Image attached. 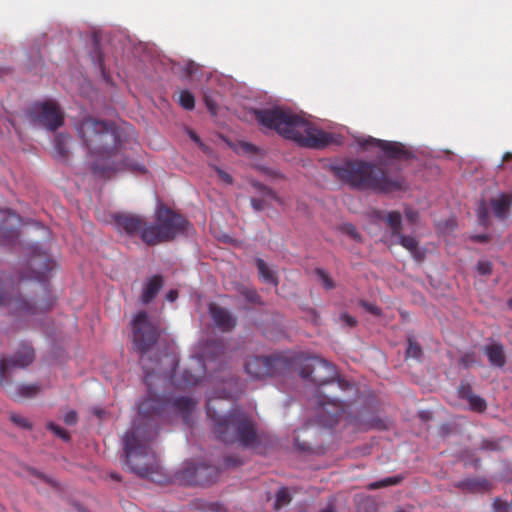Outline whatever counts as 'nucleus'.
Here are the masks:
<instances>
[{
  "label": "nucleus",
  "mask_w": 512,
  "mask_h": 512,
  "mask_svg": "<svg viewBox=\"0 0 512 512\" xmlns=\"http://www.w3.org/2000/svg\"><path fill=\"white\" fill-rule=\"evenodd\" d=\"M170 406L183 417L186 425H191V414L196 402L187 396L175 398L172 402L150 394L139 404L138 419L134 426L123 436L124 463L128 470L141 478L155 481L160 465L151 442L157 436L156 426L151 418L162 415Z\"/></svg>",
  "instance_id": "obj_1"
},
{
  "label": "nucleus",
  "mask_w": 512,
  "mask_h": 512,
  "mask_svg": "<svg viewBox=\"0 0 512 512\" xmlns=\"http://www.w3.org/2000/svg\"><path fill=\"white\" fill-rule=\"evenodd\" d=\"M75 130L82 145L94 159L93 173L100 177H110L120 169L122 162L121 132L114 122L85 117L75 123Z\"/></svg>",
  "instance_id": "obj_2"
},
{
  "label": "nucleus",
  "mask_w": 512,
  "mask_h": 512,
  "mask_svg": "<svg viewBox=\"0 0 512 512\" xmlns=\"http://www.w3.org/2000/svg\"><path fill=\"white\" fill-rule=\"evenodd\" d=\"M255 119L263 127L276 131L302 147L321 149L333 141V136L315 127L302 116L281 107L255 110Z\"/></svg>",
  "instance_id": "obj_3"
},
{
  "label": "nucleus",
  "mask_w": 512,
  "mask_h": 512,
  "mask_svg": "<svg viewBox=\"0 0 512 512\" xmlns=\"http://www.w3.org/2000/svg\"><path fill=\"white\" fill-rule=\"evenodd\" d=\"M330 170L338 181L360 191L392 193L407 189L403 177L392 178L380 166L364 160L344 159L331 165Z\"/></svg>",
  "instance_id": "obj_4"
},
{
  "label": "nucleus",
  "mask_w": 512,
  "mask_h": 512,
  "mask_svg": "<svg viewBox=\"0 0 512 512\" xmlns=\"http://www.w3.org/2000/svg\"><path fill=\"white\" fill-rule=\"evenodd\" d=\"M207 416L214 423V431L218 438L226 444L239 443L243 447H254L258 435L254 421L239 407H234L225 415H219L213 401L206 405Z\"/></svg>",
  "instance_id": "obj_5"
},
{
  "label": "nucleus",
  "mask_w": 512,
  "mask_h": 512,
  "mask_svg": "<svg viewBox=\"0 0 512 512\" xmlns=\"http://www.w3.org/2000/svg\"><path fill=\"white\" fill-rule=\"evenodd\" d=\"M188 224L182 215L166 206H160L156 213L155 224H149L143 230L141 240L150 246L171 241L184 233Z\"/></svg>",
  "instance_id": "obj_6"
},
{
  "label": "nucleus",
  "mask_w": 512,
  "mask_h": 512,
  "mask_svg": "<svg viewBox=\"0 0 512 512\" xmlns=\"http://www.w3.org/2000/svg\"><path fill=\"white\" fill-rule=\"evenodd\" d=\"M133 344L135 350L140 354V361L145 372V381L156 372L153 366L145 363V357L153 347L158 343L160 338L159 328L153 324L145 311H140L132 320Z\"/></svg>",
  "instance_id": "obj_7"
},
{
  "label": "nucleus",
  "mask_w": 512,
  "mask_h": 512,
  "mask_svg": "<svg viewBox=\"0 0 512 512\" xmlns=\"http://www.w3.org/2000/svg\"><path fill=\"white\" fill-rule=\"evenodd\" d=\"M299 374L303 379H308L314 384L321 386L330 383L334 380L337 381L338 387L341 390L352 388L350 382L338 377L336 366L327 360L313 355L303 356L299 361Z\"/></svg>",
  "instance_id": "obj_8"
},
{
  "label": "nucleus",
  "mask_w": 512,
  "mask_h": 512,
  "mask_svg": "<svg viewBox=\"0 0 512 512\" xmlns=\"http://www.w3.org/2000/svg\"><path fill=\"white\" fill-rule=\"evenodd\" d=\"M35 360L34 348L23 342L19 345L17 351L11 356L0 357V385L7 387L10 385V377L12 370L15 368L25 369Z\"/></svg>",
  "instance_id": "obj_9"
},
{
  "label": "nucleus",
  "mask_w": 512,
  "mask_h": 512,
  "mask_svg": "<svg viewBox=\"0 0 512 512\" xmlns=\"http://www.w3.org/2000/svg\"><path fill=\"white\" fill-rule=\"evenodd\" d=\"M30 119L50 131H55L64 124V113L55 101L48 100L35 103L28 112Z\"/></svg>",
  "instance_id": "obj_10"
},
{
  "label": "nucleus",
  "mask_w": 512,
  "mask_h": 512,
  "mask_svg": "<svg viewBox=\"0 0 512 512\" xmlns=\"http://www.w3.org/2000/svg\"><path fill=\"white\" fill-rule=\"evenodd\" d=\"M2 305H7L10 307L12 312L16 314H36L38 312L49 310L53 305V301L51 298H48L44 299L41 303H38L37 301L31 303L22 296L7 298L4 288L0 283V306Z\"/></svg>",
  "instance_id": "obj_11"
},
{
  "label": "nucleus",
  "mask_w": 512,
  "mask_h": 512,
  "mask_svg": "<svg viewBox=\"0 0 512 512\" xmlns=\"http://www.w3.org/2000/svg\"><path fill=\"white\" fill-rule=\"evenodd\" d=\"M281 359L274 356H253L245 363V372L253 379H263L277 373Z\"/></svg>",
  "instance_id": "obj_12"
},
{
  "label": "nucleus",
  "mask_w": 512,
  "mask_h": 512,
  "mask_svg": "<svg viewBox=\"0 0 512 512\" xmlns=\"http://www.w3.org/2000/svg\"><path fill=\"white\" fill-rule=\"evenodd\" d=\"M358 144L363 149H369L370 147L379 148L389 159H408L411 156V153L399 142L386 141L369 136L360 139Z\"/></svg>",
  "instance_id": "obj_13"
},
{
  "label": "nucleus",
  "mask_w": 512,
  "mask_h": 512,
  "mask_svg": "<svg viewBox=\"0 0 512 512\" xmlns=\"http://www.w3.org/2000/svg\"><path fill=\"white\" fill-rule=\"evenodd\" d=\"M319 422L327 427L336 425L344 415L346 404L336 398L320 401Z\"/></svg>",
  "instance_id": "obj_14"
},
{
  "label": "nucleus",
  "mask_w": 512,
  "mask_h": 512,
  "mask_svg": "<svg viewBox=\"0 0 512 512\" xmlns=\"http://www.w3.org/2000/svg\"><path fill=\"white\" fill-rule=\"evenodd\" d=\"M113 220L117 229L124 231L128 235L139 234L141 237L143 230L149 226V224L146 223L143 218L133 214H115L113 216Z\"/></svg>",
  "instance_id": "obj_15"
},
{
  "label": "nucleus",
  "mask_w": 512,
  "mask_h": 512,
  "mask_svg": "<svg viewBox=\"0 0 512 512\" xmlns=\"http://www.w3.org/2000/svg\"><path fill=\"white\" fill-rule=\"evenodd\" d=\"M209 313L215 325L222 332H229L236 326L237 319L224 307L216 304H210Z\"/></svg>",
  "instance_id": "obj_16"
},
{
  "label": "nucleus",
  "mask_w": 512,
  "mask_h": 512,
  "mask_svg": "<svg viewBox=\"0 0 512 512\" xmlns=\"http://www.w3.org/2000/svg\"><path fill=\"white\" fill-rule=\"evenodd\" d=\"M2 388L6 391L11 399L19 401L22 399H31L36 397L40 393L42 387L39 383L19 384L14 386L11 376L10 385Z\"/></svg>",
  "instance_id": "obj_17"
},
{
  "label": "nucleus",
  "mask_w": 512,
  "mask_h": 512,
  "mask_svg": "<svg viewBox=\"0 0 512 512\" xmlns=\"http://www.w3.org/2000/svg\"><path fill=\"white\" fill-rule=\"evenodd\" d=\"M203 469H197V465L192 462L184 463L183 467L176 473V479L183 485L195 486L197 483H203L205 478L199 476Z\"/></svg>",
  "instance_id": "obj_18"
},
{
  "label": "nucleus",
  "mask_w": 512,
  "mask_h": 512,
  "mask_svg": "<svg viewBox=\"0 0 512 512\" xmlns=\"http://www.w3.org/2000/svg\"><path fill=\"white\" fill-rule=\"evenodd\" d=\"M164 281L161 275H153L143 284L140 301L143 304H149L163 287Z\"/></svg>",
  "instance_id": "obj_19"
},
{
  "label": "nucleus",
  "mask_w": 512,
  "mask_h": 512,
  "mask_svg": "<svg viewBox=\"0 0 512 512\" xmlns=\"http://www.w3.org/2000/svg\"><path fill=\"white\" fill-rule=\"evenodd\" d=\"M375 215L378 220L386 222V224L391 229V236L393 238H396L402 234V216L400 212L389 211L385 213L383 211H376Z\"/></svg>",
  "instance_id": "obj_20"
},
{
  "label": "nucleus",
  "mask_w": 512,
  "mask_h": 512,
  "mask_svg": "<svg viewBox=\"0 0 512 512\" xmlns=\"http://www.w3.org/2000/svg\"><path fill=\"white\" fill-rule=\"evenodd\" d=\"M483 350L491 366L502 368L506 364L504 346L501 343L486 345Z\"/></svg>",
  "instance_id": "obj_21"
},
{
  "label": "nucleus",
  "mask_w": 512,
  "mask_h": 512,
  "mask_svg": "<svg viewBox=\"0 0 512 512\" xmlns=\"http://www.w3.org/2000/svg\"><path fill=\"white\" fill-rule=\"evenodd\" d=\"M495 217L503 220L507 217L512 205V194L502 193L490 201Z\"/></svg>",
  "instance_id": "obj_22"
},
{
  "label": "nucleus",
  "mask_w": 512,
  "mask_h": 512,
  "mask_svg": "<svg viewBox=\"0 0 512 512\" xmlns=\"http://www.w3.org/2000/svg\"><path fill=\"white\" fill-rule=\"evenodd\" d=\"M397 238V244L401 245L403 248L408 250L412 257L417 261H422L424 259V253L419 250L418 245L419 242L414 236H406L400 234Z\"/></svg>",
  "instance_id": "obj_23"
},
{
  "label": "nucleus",
  "mask_w": 512,
  "mask_h": 512,
  "mask_svg": "<svg viewBox=\"0 0 512 512\" xmlns=\"http://www.w3.org/2000/svg\"><path fill=\"white\" fill-rule=\"evenodd\" d=\"M72 138L69 134L58 133L54 137V148L56 157L61 160H67L70 155L69 145Z\"/></svg>",
  "instance_id": "obj_24"
},
{
  "label": "nucleus",
  "mask_w": 512,
  "mask_h": 512,
  "mask_svg": "<svg viewBox=\"0 0 512 512\" xmlns=\"http://www.w3.org/2000/svg\"><path fill=\"white\" fill-rule=\"evenodd\" d=\"M225 350L226 347L223 340L214 339L206 342L203 354L209 360H217L220 356L224 355Z\"/></svg>",
  "instance_id": "obj_25"
},
{
  "label": "nucleus",
  "mask_w": 512,
  "mask_h": 512,
  "mask_svg": "<svg viewBox=\"0 0 512 512\" xmlns=\"http://www.w3.org/2000/svg\"><path fill=\"white\" fill-rule=\"evenodd\" d=\"M190 509L200 512H228L223 504L219 502H208L202 499L192 501L190 503Z\"/></svg>",
  "instance_id": "obj_26"
},
{
  "label": "nucleus",
  "mask_w": 512,
  "mask_h": 512,
  "mask_svg": "<svg viewBox=\"0 0 512 512\" xmlns=\"http://www.w3.org/2000/svg\"><path fill=\"white\" fill-rule=\"evenodd\" d=\"M255 262L262 281L277 286L279 283L278 277L275 272L268 267L267 263L261 258H256Z\"/></svg>",
  "instance_id": "obj_27"
},
{
  "label": "nucleus",
  "mask_w": 512,
  "mask_h": 512,
  "mask_svg": "<svg viewBox=\"0 0 512 512\" xmlns=\"http://www.w3.org/2000/svg\"><path fill=\"white\" fill-rule=\"evenodd\" d=\"M456 486L468 492H482L487 488L488 482L480 479H466L458 482Z\"/></svg>",
  "instance_id": "obj_28"
},
{
  "label": "nucleus",
  "mask_w": 512,
  "mask_h": 512,
  "mask_svg": "<svg viewBox=\"0 0 512 512\" xmlns=\"http://www.w3.org/2000/svg\"><path fill=\"white\" fill-rule=\"evenodd\" d=\"M197 469H201V470L203 469V472L199 473L200 474L199 476L204 477L205 481L203 483H197L196 485H200V486L208 485V484L214 482L219 475L218 469L215 468L214 466L199 464V465H197Z\"/></svg>",
  "instance_id": "obj_29"
},
{
  "label": "nucleus",
  "mask_w": 512,
  "mask_h": 512,
  "mask_svg": "<svg viewBox=\"0 0 512 512\" xmlns=\"http://www.w3.org/2000/svg\"><path fill=\"white\" fill-rule=\"evenodd\" d=\"M92 62L98 66V68L101 70L102 74L105 75V69H104V57L103 53L101 52L99 42L96 38L93 39V50L90 53Z\"/></svg>",
  "instance_id": "obj_30"
},
{
  "label": "nucleus",
  "mask_w": 512,
  "mask_h": 512,
  "mask_svg": "<svg viewBox=\"0 0 512 512\" xmlns=\"http://www.w3.org/2000/svg\"><path fill=\"white\" fill-rule=\"evenodd\" d=\"M402 479L403 478L401 476L387 477V478H384V479H382L380 481H376V482L370 483L368 485V488L370 490H376V489L383 488V487L397 485V484H399L402 481Z\"/></svg>",
  "instance_id": "obj_31"
},
{
  "label": "nucleus",
  "mask_w": 512,
  "mask_h": 512,
  "mask_svg": "<svg viewBox=\"0 0 512 512\" xmlns=\"http://www.w3.org/2000/svg\"><path fill=\"white\" fill-rule=\"evenodd\" d=\"M339 231L349 236L356 242H362V235L357 231L356 227L351 223H343L339 226Z\"/></svg>",
  "instance_id": "obj_32"
},
{
  "label": "nucleus",
  "mask_w": 512,
  "mask_h": 512,
  "mask_svg": "<svg viewBox=\"0 0 512 512\" xmlns=\"http://www.w3.org/2000/svg\"><path fill=\"white\" fill-rule=\"evenodd\" d=\"M179 103L186 110H193L195 107V98L188 90H183L179 94Z\"/></svg>",
  "instance_id": "obj_33"
},
{
  "label": "nucleus",
  "mask_w": 512,
  "mask_h": 512,
  "mask_svg": "<svg viewBox=\"0 0 512 512\" xmlns=\"http://www.w3.org/2000/svg\"><path fill=\"white\" fill-rule=\"evenodd\" d=\"M291 501V496L287 488H281L276 493L275 498V509H280L283 506L289 504Z\"/></svg>",
  "instance_id": "obj_34"
},
{
  "label": "nucleus",
  "mask_w": 512,
  "mask_h": 512,
  "mask_svg": "<svg viewBox=\"0 0 512 512\" xmlns=\"http://www.w3.org/2000/svg\"><path fill=\"white\" fill-rule=\"evenodd\" d=\"M315 274L318 276V278L320 279V281L322 283V286L326 290H332L333 288H335V283H334L333 279L330 277V275L324 269L316 268Z\"/></svg>",
  "instance_id": "obj_35"
},
{
  "label": "nucleus",
  "mask_w": 512,
  "mask_h": 512,
  "mask_svg": "<svg viewBox=\"0 0 512 512\" xmlns=\"http://www.w3.org/2000/svg\"><path fill=\"white\" fill-rule=\"evenodd\" d=\"M421 356H422V349H421L420 345L416 341H414L411 337L408 338V347L406 350V357L420 359Z\"/></svg>",
  "instance_id": "obj_36"
},
{
  "label": "nucleus",
  "mask_w": 512,
  "mask_h": 512,
  "mask_svg": "<svg viewBox=\"0 0 512 512\" xmlns=\"http://www.w3.org/2000/svg\"><path fill=\"white\" fill-rule=\"evenodd\" d=\"M31 266H33V267L39 266L41 268V270L38 272V276L37 277L39 279H42V278H44L46 276L47 272L51 271L54 268L55 263L52 260L48 259V258H44L43 259V267H42L41 263H37L36 259H33L31 261Z\"/></svg>",
  "instance_id": "obj_37"
},
{
  "label": "nucleus",
  "mask_w": 512,
  "mask_h": 512,
  "mask_svg": "<svg viewBox=\"0 0 512 512\" xmlns=\"http://www.w3.org/2000/svg\"><path fill=\"white\" fill-rule=\"evenodd\" d=\"M253 187L261 193L264 197L270 198L274 201L281 202L280 198L277 196V194L270 189L269 187L265 186L264 184L260 182H254Z\"/></svg>",
  "instance_id": "obj_38"
},
{
  "label": "nucleus",
  "mask_w": 512,
  "mask_h": 512,
  "mask_svg": "<svg viewBox=\"0 0 512 512\" xmlns=\"http://www.w3.org/2000/svg\"><path fill=\"white\" fill-rule=\"evenodd\" d=\"M468 403H469L470 409L475 412L481 413V412H484L487 408L486 401L478 395H474L473 397H471L468 400Z\"/></svg>",
  "instance_id": "obj_39"
},
{
  "label": "nucleus",
  "mask_w": 512,
  "mask_h": 512,
  "mask_svg": "<svg viewBox=\"0 0 512 512\" xmlns=\"http://www.w3.org/2000/svg\"><path fill=\"white\" fill-rule=\"evenodd\" d=\"M458 395L461 399L469 400L475 394L473 393L472 386L465 381H462L458 387Z\"/></svg>",
  "instance_id": "obj_40"
},
{
  "label": "nucleus",
  "mask_w": 512,
  "mask_h": 512,
  "mask_svg": "<svg viewBox=\"0 0 512 512\" xmlns=\"http://www.w3.org/2000/svg\"><path fill=\"white\" fill-rule=\"evenodd\" d=\"M477 359L475 352H467L463 354L459 359V364L463 366L464 368H470L474 365H476Z\"/></svg>",
  "instance_id": "obj_41"
},
{
  "label": "nucleus",
  "mask_w": 512,
  "mask_h": 512,
  "mask_svg": "<svg viewBox=\"0 0 512 512\" xmlns=\"http://www.w3.org/2000/svg\"><path fill=\"white\" fill-rule=\"evenodd\" d=\"M241 294L250 303H253V304L261 303V297L255 289L245 288L242 290Z\"/></svg>",
  "instance_id": "obj_42"
},
{
  "label": "nucleus",
  "mask_w": 512,
  "mask_h": 512,
  "mask_svg": "<svg viewBox=\"0 0 512 512\" xmlns=\"http://www.w3.org/2000/svg\"><path fill=\"white\" fill-rule=\"evenodd\" d=\"M47 429L52 431L56 436H58L59 438L63 439L64 441H69L70 440L69 433L65 429H63L62 427L56 425L53 422L47 423Z\"/></svg>",
  "instance_id": "obj_43"
},
{
  "label": "nucleus",
  "mask_w": 512,
  "mask_h": 512,
  "mask_svg": "<svg viewBox=\"0 0 512 512\" xmlns=\"http://www.w3.org/2000/svg\"><path fill=\"white\" fill-rule=\"evenodd\" d=\"M492 506L494 512H510L512 509V502L508 503L500 498H496Z\"/></svg>",
  "instance_id": "obj_44"
},
{
  "label": "nucleus",
  "mask_w": 512,
  "mask_h": 512,
  "mask_svg": "<svg viewBox=\"0 0 512 512\" xmlns=\"http://www.w3.org/2000/svg\"><path fill=\"white\" fill-rule=\"evenodd\" d=\"M10 419L14 424H16L19 427L26 429L32 428V424L29 422V420L21 415L11 414Z\"/></svg>",
  "instance_id": "obj_45"
},
{
  "label": "nucleus",
  "mask_w": 512,
  "mask_h": 512,
  "mask_svg": "<svg viewBox=\"0 0 512 512\" xmlns=\"http://www.w3.org/2000/svg\"><path fill=\"white\" fill-rule=\"evenodd\" d=\"M3 236L6 238L5 243L12 244L18 238V231L15 228L6 227Z\"/></svg>",
  "instance_id": "obj_46"
},
{
  "label": "nucleus",
  "mask_w": 512,
  "mask_h": 512,
  "mask_svg": "<svg viewBox=\"0 0 512 512\" xmlns=\"http://www.w3.org/2000/svg\"><path fill=\"white\" fill-rule=\"evenodd\" d=\"M478 218H479V222L482 225L487 224V221L489 218V212H488V208L486 207L484 202H482L478 208Z\"/></svg>",
  "instance_id": "obj_47"
},
{
  "label": "nucleus",
  "mask_w": 512,
  "mask_h": 512,
  "mask_svg": "<svg viewBox=\"0 0 512 512\" xmlns=\"http://www.w3.org/2000/svg\"><path fill=\"white\" fill-rule=\"evenodd\" d=\"M477 270L482 275H490L492 272V264L489 261H479Z\"/></svg>",
  "instance_id": "obj_48"
},
{
  "label": "nucleus",
  "mask_w": 512,
  "mask_h": 512,
  "mask_svg": "<svg viewBox=\"0 0 512 512\" xmlns=\"http://www.w3.org/2000/svg\"><path fill=\"white\" fill-rule=\"evenodd\" d=\"M250 202L255 211H262L266 207V201L263 198H251Z\"/></svg>",
  "instance_id": "obj_49"
},
{
  "label": "nucleus",
  "mask_w": 512,
  "mask_h": 512,
  "mask_svg": "<svg viewBox=\"0 0 512 512\" xmlns=\"http://www.w3.org/2000/svg\"><path fill=\"white\" fill-rule=\"evenodd\" d=\"M78 416L75 411H68L64 416V422L67 425H75L77 423Z\"/></svg>",
  "instance_id": "obj_50"
},
{
  "label": "nucleus",
  "mask_w": 512,
  "mask_h": 512,
  "mask_svg": "<svg viewBox=\"0 0 512 512\" xmlns=\"http://www.w3.org/2000/svg\"><path fill=\"white\" fill-rule=\"evenodd\" d=\"M405 215H406L407 220L412 224L416 223L419 218L418 211L413 210V209H406Z\"/></svg>",
  "instance_id": "obj_51"
},
{
  "label": "nucleus",
  "mask_w": 512,
  "mask_h": 512,
  "mask_svg": "<svg viewBox=\"0 0 512 512\" xmlns=\"http://www.w3.org/2000/svg\"><path fill=\"white\" fill-rule=\"evenodd\" d=\"M340 318L349 327H354L357 324L356 319L347 313L341 314Z\"/></svg>",
  "instance_id": "obj_52"
},
{
  "label": "nucleus",
  "mask_w": 512,
  "mask_h": 512,
  "mask_svg": "<svg viewBox=\"0 0 512 512\" xmlns=\"http://www.w3.org/2000/svg\"><path fill=\"white\" fill-rule=\"evenodd\" d=\"M217 171V174L218 176L227 184H232L233 183V178L231 175H229L228 173H226L225 171L217 168L216 169Z\"/></svg>",
  "instance_id": "obj_53"
},
{
  "label": "nucleus",
  "mask_w": 512,
  "mask_h": 512,
  "mask_svg": "<svg viewBox=\"0 0 512 512\" xmlns=\"http://www.w3.org/2000/svg\"><path fill=\"white\" fill-rule=\"evenodd\" d=\"M363 307L369 311L370 313H372L373 315H380L381 314V310L379 307L375 306V305H372V304H369V303H366L364 302L363 303Z\"/></svg>",
  "instance_id": "obj_54"
},
{
  "label": "nucleus",
  "mask_w": 512,
  "mask_h": 512,
  "mask_svg": "<svg viewBox=\"0 0 512 512\" xmlns=\"http://www.w3.org/2000/svg\"><path fill=\"white\" fill-rule=\"evenodd\" d=\"M224 464L226 467H235V466H238L241 464V462L236 459V458H233V457H226L224 459Z\"/></svg>",
  "instance_id": "obj_55"
},
{
  "label": "nucleus",
  "mask_w": 512,
  "mask_h": 512,
  "mask_svg": "<svg viewBox=\"0 0 512 512\" xmlns=\"http://www.w3.org/2000/svg\"><path fill=\"white\" fill-rule=\"evenodd\" d=\"M484 450H496L498 448V445L491 441H484L481 446Z\"/></svg>",
  "instance_id": "obj_56"
},
{
  "label": "nucleus",
  "mask_w": 512,
  "mask_h": 512,
  "mask_svg": "<svg viewBox=\"0 0 512 512\" xmlns=\"http://www.w3.org/2000/svg\"><path fill=\"white\" fill-rule=\"evenodd\" d=\"M178 298V291L177 290H170L166 294V299L170 302H174Z\"/></svg>",
  "instance_id": "obj_57"
},
{
  "label": "nucleus",
  "mask_w": 512,
  "mask_h": 512,
  "mask_svg": "<svg viewBox=\"0 0 512 512\" xmlns=\"http://www.w3.org/2000/svg\"><path fill=\"white\" fill-rule=\"evenodd\" d=\"M419 417L423 421H428L429 419H431V412H429V411H421V412H419Z\"/></svg>",
  "instance_id": "obj_58"
},
{
  "label": "nucleus",
  "mask_w": 512,
  "mask_h": 512,
  "mask_svg": "<svg viewBox=\"0 0 512 512\" xmlns=\"http://www.w3.org/2000/svg\"><path fill=\"white\" fill-rule=\"evenodd\" d=\"M1 215H6L7 218H13V219L17 218V215L14 212L10 211V210H2V211H0V216Z\"/></svg>",
  "instance_id": "obj_59"
},
{
  "label": "nucleus",
  "mask_w": 512,
  "mask_h": 512,
  "mask_svg": "<svg viewBox=\"0 0 512 512\" xmlns=\"http://www.w3.org/2000/svg\"><path fill=\"white\" fill-rule=\"evenodd\" d=\"M357 427L360 430H368L370 428L375 427V425L373 423H365V424H359V425H357Z\"/></svg>",
  "instance_id": "obj_60"
},
{
  "label": "nucleus",
  "mask_w": 512,
  "mask_h": 512,
  "mask_svg": "<svg viewBox=\"0 0 512 512\" xmlns=\"http://www.w3.org/2000/svg\"><path fill=\"white\" fill-rule=\"evenodd\" d=\"M511 159H512V153H510V152H506V153L503 155L502 161H503V162H507V161H509V160H511Z\"/></svg>",
  "instance_id": "obj_61"
},
{
  "label": "nucleus",
  "mask_w": 512,
  "mask_h": 512,
  "mask_svg": "<svg viewBox=\"0 0 512 512\" xmlns=\"http://www.w3.org/2000/svg\"><path fill=\"white\" fill-rule=\"evenodd\" d=\"M475 239L479 242H486L488 240V237L486 235H478L475 237Z\"/></svg>",
  "instance_id": "obj_62"
},
{
  "label": "nucleus",
  "mask_w": 512,
  "mask_h": 512,
  "mask_svg": "<svg viewBox=\"0 0 512 512\" xmlns=\"http://www.w3.org/2000/svg\"><path fill=\"white\" fill-rule=\"evenodd\" d=\"M189 134H190L191 139H193L195 142H197V143L200 142V138L193 131H190Z\"/></svg>",
  "instance_id": "obj_63"
},
{
  "label": "nucleus",
  "mask_w": 512,
  "mask_h": 512,
  "mask_svg": "<svg viewBox=\"0 0 512 512\" xmlns=\"http://www.w3.org/2000/svg\"><path fill=\"white\" fill-rule=\"evenodd\" d=\"M94 413H95L99 418H101V417H102V415L104 414V411L99 410V409H96V410L94 411Z\"/></svg>",
  "instance_id": "obj_64"
}]
</instances>
